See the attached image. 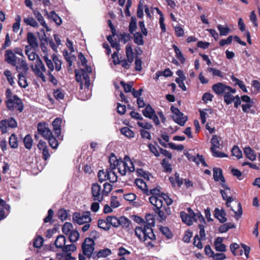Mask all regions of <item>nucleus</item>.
I'll return each instance as SVG.
<instances>
[{"mask_svg":"<svg viewBox=\"0 0 260 260\" xmlns=\"http://www.w3.org/2000/svg\"><path fill=\"white\" fill-rule=\"evenodd\" d=\"M125 53L127 59L121 60L120 64L123 68L128 69L134 59V52L132 46L130 44H128L126 46Z\"/></svg>","mask_w":260,"mask_h":260,"instance_id":"6","label":"nucleus"},{"mask_svg":"<svg viewBox=\"0 0 260 260\" xmlns=\"http://www.w3.org/2000/svg\"><path fill=\"white\" fill-rule=\"evenodd\" d=\"M53 93L56 100L59 101L64 99V94L63 90L61 88H59L56 89H54Z\"/></svg>","mask_w":260,"mask_h":260,"instance_id":"37","label":"nucleus"},{"mask_svg":"<svg viewBox=\"0 0 260 260\" xmlns=\"http://www.w3.org/2000/svg\"><path fill=\"white\" fill-rule=\"evenodd\" d=\"M53 214V210L52 209H49L48 211L47 215L43 219L44 222H49L50 224H53L54 222V220L52 219Z\"/></svg>","mask_w":260,"mask_h":260,"instance_id":"42","label":"nucleus"},{"mask_svg":"<svg viewBox=\"0 0 260 260\" xmlns=\"http://www.w3.org/2000/svg\"><path fill=\"white\" fill-rule=\"evenodd\" d=\"M232 154L237 157V159H240L242 156L241 150L239 149L238 146L235 145L231 150Z\"/></svg>","mask_w":260,"mask_h":260,"instance_id":"47","label":"nucleus"},{"mask_svg":"<svg viewBox=\"0 0 260 260\" xmlns=\"http://www.w3.org/2000/svg\"><path fill=\"white\" fill-rule=\"evenodd\" d=\"M95 243L94 241L93 242H85L84 240V242L81 244L82 251L84 255H86L88 258L94 255V246Z\"/></svg>","mask_w":260,"mask_h":260,"instance_id":"9","label":"nucleus"},{"mask_svg":"<svg viewBox=\"0 0 260 260\" xmlns=\"http://www.w3.org/2000/svg\"><path fill=\"white\" fill-rule=\"evenodd\" d=\"M58 217L61 221L66 220L68 216L67 210L64 208H61L58 210L57 212Z\"/></svg>","mask_w":260,"mask_h":260,"instance_id":"41","label":"nucleus"},{"mask_svg":"<svg viewBox=\"0 0 260 260\" xmlns=\"http://www.w3.org/2000/svg\"><path fill=\"white\" fill-rule=\"evenodd\" d=\"M121 133L127 138H131L134 137L135 134L128 127H123L120 129Z\"/></svg>","mask_w":260,"mask_h":260,"instance_id":"38","label":"nucleus"},{"mask_svg":"<svg viewBox=\"0 0 260 260\" xmlns=\"http://www.w3.org/2000/svg\"><path fill=\"white\" fill-rule=\"evenodd\" d=\"M115 220L117 221L118 223L117 225L115 223V228L121 226L123 228H128L131 222L130 220L124 216H121L119 218H117L115 216Z\"/></svg>","mask_w":260,"mask_h":260,"instance_id":"18","label":"nucleus"},{"mask_svg":"<svg viewBox=\"0 0 260 260\" xmlns=\"http://www.w3.org/2000/svg\"><path fill=\"white\" fill-rule=\"evenodd\" d=\"M227 85L221 82L214 84L212 86L213 91L217 95L224 94L226 92Z\"/></svg>","mask_w":260,"mask_h":260,"instance_id":"14","label":"nucleus"},{"mask_svg":"<svg viewBox=\"0 0 260 260\" xmlns=\"http://www.w3.org/2000/svg\"><path fill=\"white\" fill-rule=\"evenodd\" d=\"M160 231L168 239H170L173 237L172 233L170 231V229L167 226L160 227Z\"/></svg>","mask_w":260,"mask_h":260,"instance_id":"52","label":"nucleus"},{"mask_svg":"<svg viewBox=\"0 0 260 260\" xmlns=\"http://www.w3.org/2000/svg\"><path fill=\"white\" fill-rule=\"evenodd\" d=\"M244 153L246 157L250 160H254L256 158V155L253 150L250 147H245L244 149Z\"/></svg>","mask_w":260,"mask_h":260,"instance_id":"30","label":"nucleus"},{"mask_svg":"<svg viewBox=\"0 0 260 260\" xmlns=\"http://www.w3.org/2000/svg\"><path fill=\"white\" fill-rule=\"evenodd\" d=\"M18 77L19 79V81L18 82L19 85L22 88H26L28 84L24 74L23 73H20L18 75Z\"/></svg>","mask_w":260,"mask_h":260,"instance_id":"25","label":"nucleus"},{"mask_svg":"<svg viewBox=\"0 0 260 260\" xmlns=\"http://www.w3.org/2000/svg\"><path fill=\"white\" fill-rule=\"evenodd\" d=\"M252 107V104L251 103H247L245 104H243L242 105V110L245 113H248L249 110H250V112L251 114H254L255 113V110L253 109H250V108Z\"/></svg>","mask_w":260,"mask_h":260,"instance_id":"57","label":"nucleus"},{"mask_svg":"<svg viewBox=\"0 0 260 260\" xmlns=\"http://www.w3.org/2000/svg\"><path fill=\"white\" fill-rule=\"evenodd\" d=\"M135 183L137 187L141 189L143 192L145 194V190L148 189L147 184L142 179L137 178L135 180Z\"/></svg>","mask_w":260,"mask_h":260,"instance_id":"31","label":"nucleus"},{"mask_svg":"<svg viewBox=\"0 0 260 260\" xmlns=\"http://www.w3.org/2000/svg\"><path fill=\"white\" fill-rule=\"evenodd\" d=\"M115 169L117 168L122 175H125L127 170L129 172L135 171L134 165L128 156L125 155L123 160L121 158L117 159L115 155Z\"/></svg>","mask_w":260,"mask_h":260,"instance_id":"3","label":"nucleus"},{"mask_svg":"<svg viewBox=\"0 0 260 260\" xmlns=\"http://www.w3.org/2000/svg\"><path fill=\"white\" fill-rule=\"evenodd\" d=\"M213 178L215 182L219 181V179L221 178L220 174H223L222 169L220 168L215 167L213 169Z\"/></svg>","mask_w":260,"mask_h":260,"instance_id":"40","label":"nucleus"},{"mask_svg":"<svg viewBox=\"0 0 260 260\" xmlns=\"http://www.w3.org/2000/svg\"><path fill=\"white\" fill-rule=\"evenodd\" d=\"M23 21L27 25H29L34 27H39L38 23L35 20V19L32 17L25 18L23 19Z\"/></svg>","mask_w":260,"mask_h":260,"instance_id":"39","label":"nucleus"},{"mask_svg":"<svg viewBox=\"0 0 260 260\" xmlns=\"http://www.w3.org/2000/svg\"><path fill=\"white\" fill-rule=\"evenodd\" d=\"M220 193L221 194L223 200L226 201V205L227 206H229V204L233 201L232 197H228L227 193L225 190L222 189L220 190Z\"/></svg>","mask_w":260,"mask_h":260,"instance_id":"51","label":"nucleus"},{"mask_svg":"<svg viewBox=\"0 0 260 260\" xmlns=\"http://www.w3.org/2000/svg\"><path fill=\"white\" fill-rule=\"evenodd\" d=\"M134 42L138 45H144L143 37L140 32H136L134 34Z\"/></svg>","mask_w":260,"mask_h":260,"instance_id":"34","label":"nucleus"},{"mask_svg":"<svg viewBox=\"0 0 260 260\" xmlns=\"http://www.w3.org/2000/svg\"><path fill=\"white\" fill-rule=\"evenodd\" d=\"M109 162L110 163V167L106 169V172H109V173H112L114 174V160L112 158L114 157V152H111L109 156Z\"/></svg>","mask_w":260,"mask_h":260,"instance_id":"53","label":"nucleus"},{"mask_svg":"<svg viewBox=\"0 0 260 260\" xmlns=\"http://www.w3.org/2000/svg\"><path fill=\"white\" fill-rule=\"evenodd\" d=\"M214 216L215 218H217L220 223L225 222L227 219L225 217L226 213L223 210H220L218 208H216L214 210Z\"/></svg>","mask_w":260,"mask_h":260,"instance_id":"20","label":"nucleus"},{"mask_svg":"<svg viewBox=\"0 0 260 260\" xmlns=\"http://www.w3.org/2000/svg\"><path fill=\"white\" fill-rule=\"evenodd\" d=\"M62 119L60 117H57L54 119L52 123L53 129H57L61 128V124L62 123Z\"/></svg>","mask_w":260,"mask_h":260,"instance_id":"63","label":"nucleus"},{"mask_svg":"<svg viewBox=\"0 0 260 260\" xmlns=\"http://www.w3.org/2000/svg\"><path fill=\"white\" fill-rule=\"evenodd\" d=\"M81 71L82 73L83 79L85 80V86L87 89H88L90 85V77L87 74H86V71L84 69H81Z\"/></svg>","mask_w":260,"mask_h":260,"instance_id":"61","label":"nucleus"},{"mask_svg":"<svg viewBox=\"0 0 260 260\" xmlns=\"http://www.w3.org/2000/svg\"><path fill=\"white\" fill-rule=\"evenodd\" d=\"M159 199L161 201L162 204H163V202L165 201L166 204V206L169 207V206L171 205L173 203V200L169 197L168 194L165 193H162L161 196Z\"/></svg>","mask_w":260,"mask_h":260,"instance_id":"45","label":"nucleus"},{"mask_svg":"<svg viewBox=\"0 0 260 260\" xmlns=\"http://www.w3.org/2000/svg\"><path fill=\"white\" fill-rule=\"evenodd\" d=\"M66 238L63 235H58L54 242L55 246L57 248L61 249L63 252H75L77 250V246L74 243L66 245Z\"/></svg>","mask_w":260,"mask_h":260,"instance_id":"5","label":"nucleus"},{"mask_svg":"<svg viewBox=\"0 0 260 260\" xmlns=\"http://www.w3.org/2000/svg\"><path fill=\"white\" fill-rule=\"evenodd\" d=\"M187 213L181 211L180 215L183 222L187 225H191L193 222L198 221V219L200 222L206 223L205 218L200 212L196 213L190 207L187 208Z\"/></svg>","mask_w":260,"mask_h":260,"instance_id":"2","label":"nucleus"},{"mask_svg":"<svg viewBox=\"0 0 260 260\" xmlns=\"http://www.w3.org/2000/svg\"><path fill=\"white\" fill-rule=\"evenodd\" d=\"M223 240V238L220 237H218L215 239L214 241V246L215 249L217 251H226V245L222 243Z\"/></svg>","mask_w":260,"mask_h":260,"instance_id":"17","label":"nucleus"},{"mask_svg":"<svg viewBox=\"0 0 260 260\" xmlns=\"http://www.w3.org/2000/svg\"><path fill=\"white\" fill-rule=\"evenodd\" d=\"M137 176L142 177L144 179L148 180L149 179L150 174L145 171L143 169H138L136 171Z\"/></svg>","mask_w":260,"mask_h":260,"instance_id":"48","label":"nucleus"},{"mask_svg":"<svg viewBox=\"0 0 260 260\" xmlns=\"http://www.w3.org/2000/svg\"><path fill=\"white\" fill-rule=\"evenodd\" d=\"M132 38V36L128 33L123 32L119 35V39L123 44H125Z\"/></svg>","mask_w":260,"mask_h":260,"instance_id":"49","label":"nucleus"},{"mask_svg":"<svg viewBox=\"0 0 260 260\" xmlns=\"http://www.w3.org/2000/svg\"><path fill=\"white\" fill-rule=\"evenodd\" d=\"M101 187L98 183H94L91 185V193L94 201L101 202L103 200V196H101Z\"/></svg>","mask_w":260,"mask_h":260,"instance_id":"11","label":"nucleus"},{"mask_svg":"<svg viewBox=\"0 0 260 260\" xmlns=\"http://www.w3.org/2000/svg\"><path fill=\"white\" fill-rule=\"evenodd\" d=\"M160 165L163 168V171L165 173H171L172 171L171 164L167 160L166 158L162 159Z\"/></svg>","mask_w":260,"mask_h":260,"instance_id":"33","label":"nucleus"},{"mask_svg":"<svg viewBox=\"0 0 260 260\" xmlns=\"http://www.w3.org/2000/svg\"><path fill=\"white\" fill-rule=\"evenodd\" d=\"M171 111L175 114L172 117L174 121L180 126H183L188 119L187 117H184L183 113H182L178 108L174 106L171 107Z\"/></svg>","mask_w":260,"mask_h":260,"instance_id":"8","label":"nucleus"},{"mask_svg":"<svg viewBox=\"0 0 260 260\" xmlns=\"http://www.w3.org/2000/svg\"><path fill=\"white\" fill-rule=\"evenodd\" d=\"M80 238V234L76 230H72L69 235V240L71 243L76 242Z\"/></svg>","mask_w":260,"mask_h":260,"instance_id":"29","label":"nucleus"},{"mask_svg":"<svg viewBox=\"0 0 260 260\" xmlns=\"http://www.w3.org/2000/svg\"><path fill=\"white\" fill-rule=\"evenodd\" d=\"M16 58L15 53L11 50L8 49L5 51V60L7 63L13 66H16Z\"/></svg>","mask_w":260,"mask_h":260,"instance_id":"15","label":"nucleus"},{"mask_svg":"<svg viewBox=\"0 0 260 260\" xmlns=\"http://www.w3.org/2000/svg\"><path fill=\"white\" fill-rule=\"evenodd\" d=\"M90 236L91 237V238H86L85 239V242L94 241L95 240L99 237V233L95 230H92L90 232Z\"/></svg>","mask_w":260,"mask_h":260,"instance_id":"50","label":"nucleus"},{"mask_svg":"<svg viewBox=\"0 0 260 260\" xmlns=\"http://www.w3.org/2000/svg\"><path fill=\"white\" fill-rule=\"evenodd\" d=\"M48 124L45 122H40L38 124L37 130L40 135H43L47 129Z\"/></svg>","mask_w":260,"mask_h":260,"instance_id":"46","label":"nucleus"},{"mask_svg":"<svg viewBox=\"0 0 260 260\" xmlns=\"http://www.w3.org/2000/svg\"><path fill=\"white\" fill-rule=\"evenodd\" d=\"M217 29L220 32V36H226L231 31V29L228 26L223 27L221 25L217 26Z\"/></svg>","mask_w":260,"mask_h":260,"instance_id":"56","label":"nucleus"},{"mask_svg":"<svg viewBox=\"0 0 260 260\" xmlns=\"http://www.w3.org/2000/svg\"><path fill=\"white\" fill-rule=\"evenodd\" d=\"M9 144L12 148H17L18 146V140L17 135L13 133L9 138Z\"/></svg>","mask_w":260,"mask_h":260,"instance_id":"26","label":"nucleus"},{"mask_svg":"<svg viewBox=\"0 0 260 260\" xmlns=\"http://www.w3.org/2000/svg\"><path fill=\"white\" fill-rule=\"evenodd\" d=\"M223 100L224 103L226 105H229L231 104L233 102H234V95L226 92L223 94Z\"/></svg>","mask_w":260,"mask_h":260,"instance_id":"54","label":"nucleus"},{"mask_svg":"<svg viewBox=\"0 0 260 260\" xmlns=\"http://www.w3.org/2000/svg\"><path fill=\"white\" fill-rule=\"evenodd\" d=\"M162 192L160 191V190L157 188H154L151 189L149 190L148 188L145 190V194L147 196L151 195V197L149 198V202L152 205L155 204L154 203L152 202L151 200V198L157 199L158 201H161L159 198L161 196V194Z\"/></svg>","mask_w":260,"mask_h":260,"instance_id":"13","label":"nucleus"},{"mask_svg":"<svg viewBox=\"0 0 260 260\" xmlns=\"http://www.w3.org/2000/svg\"><path fill=\"white\" fill-rule=\"evenodd\" d=\"M33 14L41 25L46 22L41 13L37 9L33 11Z\"/></svg>","mask_w":260,"mask_h":260,"instance_id":"55","label":"nucleus"},{"mask_svg":"<svg viewBox=\"0 0 260 260\" xmlns=\"http://www.w3.org/2000/svg\"><path fill=\"white\" fill-rule=\"evenodd\" d=\"M172 47L174 50L176 57L180 60L182 64H183L185 61V58L182 53L181 51L176 45H173Z\"/></svg>","mask_w":260,"mask_h":260,"instance_id":"28","label":"nucleus"},{"mask_svg":"<svg viewBox=\"0 0 260 260\" xmlns=\"http://www.w3.org/2000/svg\"><path fill=\"white\" fill-rule=\"evenodd\" d=\"M232 254L235 256H241L243 253V249L240 248V245L237 243H232L230 246Z\"/></svg>","mask_w":260,"mask_h":260,"instance_id":"21","label":"nucleus"},{"mask_svg":"<svg viewBox=\"0 0 260 260\" xmlns=\"http://www.w3.org/2000/svg\"><path fill=\"white\" fill-rule=\"evenodd\" d=\"M193 244L199 249H202L203 248V244L201 241V238L199 237L198 235H196L194 236Z\"/></svg>","mask_w":260,"mask_h":260,"instance_id":"64","label":"nucleus"},{"mask_svg":"<svg viewBox=\"0 0 260 260\" xmlns=\"http://www.w3.org/2000/svg\"><path fill=\"white\" fill-rule=\"evenodd\" d=\"M169 180L174 188L177 187L180 188L184 182V179L180 177L179 174L177 172L175 173L174 176L169 177Z\"/></svg>","mask_w":260,"mask_h":260,"instance_id":"12","label":"nucleus"},{"mask_svg":"<svg viewBox=\"0 0 260 260\" xmlns=\"http://www.w3.org/2000/svg\"><path fill=\"white\" fill-rule=\"evenodd\" d=\"M72 218L74 223H77L79 225H82L84 223H87L86 220H83L84 218H82V215H81L80 212H74L73 214Z\"/></svg>","mask_w":260,"mask_h":260,"instance_id":"23","label":"nucleus"},{"mask_svg":"<svg viewBox=\"0 0 260 260\" xmlns=\"http://www.w3.org/2000/svg\"><path fill=\"white\" fill-rule=\"evenodd\" d=\"M142 113L145 117L149 118H151L152 115L155 114V111L151 105L149 104H148L145 109L142 110Z\"/></svg>","mask_w":260,"mask_h":260,"instance_id":"24","label":"nucleus"},{"mask_svg":"<svg viewBox=\"0 0 260 260\" xmlns=\"http://www.w3.org/2000/svg\"><path fill=\"white\" fill-rule=\"evenodd\" d=\"M48 141L50 146L52 148L55 149L57 148L58 146V142L56 137H55L54 136L49 139Z\"/></svg>","mask_w":260,"mask_h":260,"instance_id":"58","label":"nucleus"},{"mask_svg":"<svg viewBox=\"0 0 260 260\" xmlns=\"http://www.w3.org/2000/svg\"><path fill=\"white\" fill-rule=\"evenodd\" d=\"M98 177L99 181L101 183L105 180H109L110 182L114 183V181L110 180V174L109 172H105L104 170H100L98 173Z\"/></svg>","mask_w":260,"mask_h":260,"instance_id":"22","label":"nucleus"},{"mask_svg":"<svg viewBox=\"0 0 260 260\" xmlns=\"http://www.w3.org/2000/svg\"><path fill=\"white\" fill-rule=\"evenodd\" d=\"M23 142L25 148L30 150L32 145L33 140L30 134H27L23 138Z\"/></svg>","mask_w":260,"mask_h":260,"instance_id":"27","label":"nucleus"},{"mask_svg":"<svg viewBox=\"0 0 260 260\" xmlns=\"http://www.w3.org/2000/svg\"><path fill=\"white\" fill-rule=\"evenodd\" d=\"M113 218L114 216H108L106 217V220L103 219H99L98 222V227L103 229L104 231H108L111 225L114 226V223L112 221Z\"/></svg>","mask_w":260,"mask_h":260,"instance_id":"10","label":"nucleus"},{"mask_svg":"<svg viewBox=\"0 0 260 260\" xmlns=\"http://www.w3.org/2000/svg\"><path fill=\"white\" fill-rule=\"evenodd\" d=\"M7 122V119H3L0 121V130L3 134L8 132Z\"/></svg>","mask_w":260,"mask_h":260,"instance_id":"62","label":"nucleus"},{"mask_svg":"<svg viewBox=\"0 0 260 260\" xmlns=\"http://www.w3.org/2000/svg\"><path fill=\"white\" fill-rule=\"evenodd\" d=\"M137 19L135 17H132L129 24L128 30L130 34H133L137 29Z\"/></svg>","mask_w":260,"mask_h":260,"instance_id":"43","label":"nucleus"},{"mask_svg":"<svg viewBox=\"0 0 260 260\" xmlns=\"http://www.w3.org/2000/svg\"><path fill=\"white\" fill-rule=\"evenodd\" d=\"M111 253V250L108 248H106L101 249L99 251H95L94 256H92V259L95 260L100 257H106Z\"/></svg>","mask_w":260,"mask_h":260,"instance_id":"19","label":"nucleus"},{"mask_svg":"<svg viewBox=\"0 0 260 260\" xmlns=\"http://www.w3.org/2000/svg\"><path fill=\"white\" fill-rule=\"evenodd\" d=\"M144 224L143 226H137L135 229V235L140 241L145 242L149 239L151 241L155 240L156 236L154 234L152 227L155 225V220L153 216L150 214L145 215Z\"/></svg>","mask_w":260,"mask_h":260,"instance_id":"1","label":"nucleus"},{"mask_svg":"<svg viewBox=\"0 0 260 260\" xmlns=\"http://www.w3.org/2000/svg\"><path fill=\"white\" fill-rule=\"evenodd\" d=\"M73 226L72 223L66 222L62 225V232L64 234L68 235L72 231Z\"/></svg>","mask_w":260,"mask_h":260,"instance_id":"44","label":"nucleus"},{"mask_svg":"<svg viewBox=\"0 0 260 260\" xmlns=\"http://www.w3.org/2000/svg\"><path fill=\"white\" fill-rule=\"evenodd\" d=\"M44 239L41 235L37 236L34 240L33 246L35 248H39L43 245Z\"/></svg>","mask_w":260,"mask_h":260,"instance_id":"35","label":"nucleus"},{"mask_svg":"<svg viewBox=\"0 0 260 260\" xmlns=\"http://www.w3.org/2000/svg\"><path fill=\"white\" fill-rule=\"evenodd\" d=\"M152 202L155 203L153 205V209L155 213H157L160 221H165L167 216L171 214V209L169 207L162 204L161 201H158L157 199L151 198Z\"/></svg>","mask_w":260,"mask_h":260,"instance_id":"4","label":"nucleus"},{"mask_svg":"<svg viewBox=\"0 0 260 260\" xmlns=\"http://www.w3.org/2000/svg\"><path fill=\"white\" fill-rule=\"evenodd\" d=\"M211 147L210 150L214 151V149L220 148L221 145L219 142L218 137L216 135H213L211 140Z\"/></svg>","mask_w":260,"mask_h":260,"instance_id":"32","label":"nucleus"},{"mask_svg":"<svg viewBox=\"0 0 260 260\" xmlns=\"http://www.w3.org/2000/svg\"><path fill=\"white\" fill-rule=\"evenodd\" d=\"M27 42L29 45L35 50L39 46L37 38L32 32H28L27 34Z\"/></svg>","mask_w":260,"mask_h":260,"instance_id":"16","label":"nucleus"},{"mask_svg":"<svg viewBox=\"0 0 260 260\" xmlns=\"http://www.w3.org/2000/svg\"><path fill=\"white\" fill-rule=\"evenodd\" d=\"M113 185L108 182H106L104 184V189L102 191L103 194L107 196L109 193L112 190Z\"/></svg>","mask_w":260,"mask_h":260,"instance_id":"60","label":"nucleus"},{"mask_svg":"<svg viewBox=\"0 0 260 260\" xmlns=\"http://www.w3.org/2000/svg\"><path fill=\"white\" fill-rule=\"evenodd\" d=\"M7 108L9 110L13 111L14 106L15 104L17 106V110L19 112H22L24 109V105L21 99L17 95L13 96V99H9L6 101Z\"/></svg>","mask_w":260,"mask_h":260,"instance_id":"7","label":"nucleus"},{"mask_svg":"<svg viewBox=\"0 0 260 260\" xmlns=\"http://www.w3.org/2000/svg\"><path fill=\"white\" fill-rule=\"evenodd\" d=\"M130 252L126 250L125 248L123 247H120L118 248L117 251V255L120 257L119 259H115V260H125L124 257V255L126 254H129Z\"/></svg>","mask_w":260,"mask_h":260,"instance_id":"36","label":"nucleus"},{"mask_svg":"<svg viewBox=\"0 0 260 260\" xmlns=\"http://www.w3.org/2000/svg\"><path fill=\"white\" fill-rule=\"evenodd\" d=\"M120 84L122 86L124 91L126 93H128L132 91L133 89V83L132 82H130L129 83H125L124 81H121L120 82Z\"/></svg>","mask_w":260,"mask_h":260,"instance_id":"59","label":"nucleus"}]
</instances>
